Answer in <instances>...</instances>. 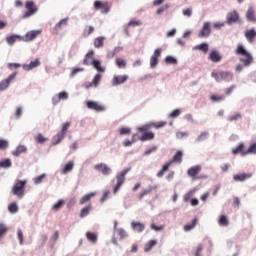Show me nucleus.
<instances>
[{"label": "nucleus", "mask_w": 256, "mask_h": 256, "mask_svg": "<svg viewBox=\"0 0 256 256\" xmlns=\"http://www.w3.org/2000/svg\"><path fill=\"white\" fill-rule=\"evenodd\" d=\"M11 166H12V161L10 158H6V159L0 161L1 168L7 169V168H10Z\"/></svg>", "instance_id": "c03bdc74"}, {"label": "nucleus", "mask_w": 256, "mask_h": 256, "mask_svg": "<svg viewBox=\"0 0 256 256\" xmlns=\"http://www.w3.org/2000/svg\"><path fill=\"white\" fill-rule=\"evenodd\" d=\"M105 37L104 36H98L94 39V47L97 49H100L104 46Z\"/></svg>", "instance_id": "2f4dec72"}, {"label": "nucleus", "mask_w": 256, "mask_h": 256, "mask_svg": "<svg viewBox=\"0 0 256 256\" xmlns=\"http://www.w3.org/2000/svg\"><path fill=\"white\" fill-rule=\"evenodd\" d=\"M86 238L92 244H96L98 241V236L95 232H86Z\"/></svg>", "instance_id": "473e14b6"}, {"label": "nucleus", "mask_w": 256, "mask_h": 256, "mask_svg": "<svg viewBox=\"0 0 256 256\" xmlns=\"http://www.w3.org/2000/svg\"><path fill=\"white\" fill-rule=\"evenodd\" d=\"M155 134L153 132H143L142 136L140 137L141 142L154 140Z\"/></svg>", "instance_id": "7c9ffc66"}, {"label": "nucleus", "mask_w": 256, "mask_h": 256, "mask_svg": "<svg viewBox=\"0 0 256 256\" xmlns=\"http://www.w3.org/2000/svg\"><path fill=\"white\" fill-rule=\"evenodd\" d=\"M94 169L99 171L104 176H109L112 174V168L106 163H98L94 165Z\"/></svg>", "instance_id": "9d476101"}, {"label": "nucleus", "mask_w": 256, "mask_h": 256, "mask_svg": "<svg viewBox=\"0 0 256 256\" xmlns=\"http://www.w3.org/2000/svg\"><path fill=\"white\" fill-rule=\"evenodd\" d=\"M253 177V173H239L233 175V180L235 182H245Z\"/></svg>", "instance_id": "dca6fc26"}, {"label": "nucleus", "mask_w": 256, "mask_h": 256, "mask_svg": "<svg viewBox=\"0 0 256 256\" xmlns=\"http://www.w3.org/2000/svg\"><path fill=\"white\" fill-rule=\"evenodd\" d=\"M96 196V193L95 192H90V193H87L85 195H83L80 200H79V204L80 205H84L86 204L87 202H89L93 197Z\"/></svg>", "instance_id": "c85d7f7f"}, {"label": "nucleus", "mask_w": 256, "mask_h": 256, "mask_svg": "<svg viewBox=\"0 0 256 256\" xmlns=\"http://www.w3.org/2000/svg\"><path fill=\"white\" fill-rule=\"evenodd\" d=\"M68 21H69V18H68V17L61 19V20L55 25V30L61 29V27H62L63 25H64V26H67Z\"/></svg>", "instance_id": "5fc2aeb1"}, {"label": "nucleus", "mask_w": 256, "mask_h": 256, "mask_svg": "<svg viewBox=\"0 0 256 256\" xmlns=\"http://www.w3.org/2000/svg\"><path fill=\"white\" fill-rule=\"evenodd\" d=\"M245 38L249 43H253L256 38V31L255 28H251L245 31Z\"/></svg>", "instance_id": "5701e85b"}, {"label": "nucleus", "mask_w": 256, "mask_h": 256, "mask_svg": "<svg viewBox=\"0 0 256 256\" xmlns=\"http://www.w3.org/2000/svg\"><path fill=\"white\" fill-rule=\"evenodd\" d=\"M197 222H198V218H194L190 224H185L184 231L185 232H190L193 229H195V227L197 225Z\"/></svg>", "instance_id": "72a5a7b5"}, {"label": "nucleus", "mask_w": 256, "mask_h": 256, "mask_svg": "<svg viewBox=\"0 0 256 256\" xmlns=\"http://www.w3.org/2000/svg\"><path fill=\"white\" fill-rule=\"evenodd\" d=\"M182 14L183 16L187 17V18H191L192 15H193V9L192 8H187V9H184L182 11Z\"/></svg>", "instance_id": "0e129e2a"}, {"label": "nucleus", "mask_w": 256, "mask_h": 256, "mask_svg": "<svg viewBox=\"0 0 256 256\" xmlns=\"http://www.w3.org/2000/svg\"><path fill=\"white\" fill-rule=\"evenodd\" d=\"M128 80H129L128 74L114 75L111 80V85L113 87L121 86V85L125 84Z\"/></svg>", "instance_id": "6e6552de"}, {"label": "nucleus", "mask_w": 256, "mask_h": 256, "mask_svg": "<svg viewBox=\"0 0 256 256\" xmlns=\"http://www.w3.org/2000/svg\"><path fill=\"white\" fill-rule=\"evenodd\" d=\"M208 59L213 63H220L223 60V56L218 50H212L208 56Z\"/></svg>", "instance_id": "2eb2a0df"}, {"label": "nucleus", "mask_w": 256, "mask_h": 256, "mask_svg": "<svg viewBox=\"0 0 256 256\" xmlns=\"http://www.w3.org/2000/svg\"><path fill=\"white\" fill-rule=\"evenodd\" d=\"M90 66H92L96 71H98L100 73H105V71H106V68L102 67L101 61L98 59L92 60V64Z\"/></svg>", "instance_id": "cd10ccee"}, {"label": "nucleus", "mask_w": 256, "mask_h": 256, "mask_svg": "<svg viewBox=\"0 0 256 256\" xmlns=\"http://www.w3.org/2000/svg\"><path fill=\"white\" fill-rule=\"evenodd\" d=\"M94 50H89L86 54H85V58L83 59V65L84 66H91V64L93 63V61L95 60L94 58Z\"/></svg>", "instance_id": "a211bd4d"}, {"label": "nucleus", "mask_w": 256, "mask_h": 256, "mask_svg": "<svg viewBox=\"0 0 256 256\" xmlns=\"http://www.w3.org/2000/svg\"><path fill=\"white\" fill-rule=\"evenodd\" d=\"M9 147V142L5 139H0V150H6Z\"/></svg>", "instance_id": "338daca9"}, {"label": "nucleus", "mask_w": 256, "mask_h": 256, "mask_svg": "<svg viewBox=\"0 0 256 256\" xmlns=\"http://www.w3.org/2000/svg\"><path fill=\"white\" fill-rule=\"evenodd\" d=\"M25 9L27 11L24 12L23 15L21 16L22 20L29 19L38 12V7L34 4L33 1H27L25 3Z\"/></svg>", "instance_id": "39448f33"}, {"label": "nucleus", "mask_w": 256, "mask_h": 256, "mask_svg": "<svg viewBox=\"0 0 256 256\" xmlns=\"http://www.w3.org/2000/svg\"><path fill=\"white\" fill-rule=\"evenodd\" d=\"M101 80H102V75H101L100 73H97V74L93 77V79H92L91 82L86 83L85 87H86L87 89H90V88H92V87L97 88V87L99 86Z\"/></svg>", "instance_id": "f3484780"}, {"label": "nucleus", "mask_w": 256, "mask_h": 256, "mask_svg": "<svg viewBox=\"0 0 256 256\" xmlns=\"http://www.w3.org/2000/svg\"><path fill=\"white\" fill-rule=\"evenodd\" d=\"M65 136L66 134L64 132L59 131L55 136H53L52 145L56 146L60 144L64 140Z\"/></svg>", "instance_id": "b1692460"}, {"label": "nucleus", "mask_w": 256, "mask_h": 256, "mask_svg": "<svg viewBox=\"0 0 256 256\" xmlns=\"http://www.w3.org/2000/svg\"><path fill=\"white\" fill-rule=\"evenodd\" d=\"M249 154H256V142L251 144L245 152H243V155H249Z\"/></svg>", "instance_id": "8fccbe9b"}, {"label": "nucleus", "mask_w": 256, "mask_h": 256, "mask_svg": "<svg viewBox=\"0 0 256 256\" xmlns=\"http://www.w3.org/2000/svg\"><path fill=\"white\" fill-rule=\"evenodd\" d=\"M156 245H157L156 240H150V241L148 242V244H146V246H145V248H144V251H145L146 253H148V252H150V251L153 249V247H155Z\"/></svg>", "instance_id": "603ef678"}, {"label": "nucleus", "mask_w": 256, "mask_h": 256, "mask_svg": "<svg viewBox=\"0 0 256 256\" xmlns=\"http://www.w3.org/2000/svg\"><path fill=\"white\" fill-rule=\"evenodd\" d=\"M95 31V27L94 26H88L85 27L83 30V36L84 37H89L91 34H93Z\"/></svg>", "instance_id": "09e8293b"}, {"label": "nucleus", "mask_w": 256, "mask_h": 256, "mask_svg": "<svg viewBox=\"0 0 256 256\" xmlns=\"http://www.w3.org/2000/svg\"><path fill=\"white\" fill-rule=\"evenodd\" d=\"M116 66L119 69H125L127 67V62L123 58H116Z\"/></svg>", "instance_id": "49530a36"}, {"label": "nucleus", "mask_w": 256, "mask_h": 256, "mask_svg": "<svg viewBox=\"0 0 256 256\" xmlns=\"http://www.w3.org/2000/svg\"><path fill=\"white\" fill-rule=\"evenodd\" d=\"M65 205V201L63 199H59L56 203L53 204L52 210L59 211Z\"/></svg>", "instance_id": "79ce46f5"}, {"label": "nucleus", "mask_w": 256, "mask_h": 256, "mask_svg": "<svg viewBox=\"0 0 256 256\" xmlns=\"http://www.w3.org/2000/svg\"><path fill=\"white\" fill-rule=\"evenodd\" d=\"M183 161V152L181 150H178L175 155L173 156L172 160L170 162L174 163V162H178V163H182Z\"/></svg>", "instance_id": "e433bc0d"}, {"label": "nucleus", "mask_w": 256, "mask_h": 256, "mask_svg": "<svg viewBox=\"0 0 256 256\" xmlns=\"http://www.w3.org/2000/svg\"><path fill=\"white\" fill-rule=\"evenodd\" d=\"M42 33L41 30H31L26 32L24 36L21 37V41L23 42H32L34 41L40 34Z\"/></svg>", "instance_id": "9b49d317"}, {"label": "nucleus", "mask_w": 256, "mask_h": 256, "mask_svg": "<svg viewBox=\"0 0 256 256\" xmlns=\"http://www.w3.org/2000/svg\"><path fill=\"white\" fill-rule=\"evenodd\" d=\"M92 210V205L89 204L85 207H83L80 211V218H85L89 215L90 211Z\"/></svg>", "instance_id": "c9c22d12"}, {"label": "nucleus", "mask_w": 256, "mask_h": 256, "mask_svg": "<svg viewBox=\"0 0 256 256\" xmlns=\"http://www.w3.org/2000/svg\"><path fill=\"white\" fill-rule=\"evenodd\" d=\"M131 228L134 232L142 233L145 231V224H142V222H131Z\"/></svg>", "instance_id": "412c9836"}, {"label": "nucleus", "mask_w": 256, "mask_h": 256, "mask_svg": "<svg viewBox=\"0 0 256 256\" xmlns=\"http://www.w3.org/2000/svg\"><path fill=\"white\" fill-rule=\"evenodd\" d=\"M244 149H245V144L239 143L237 147L232 149V154L233 155L241 154L242 156H245L244 153H246V151Z\"/></svg>", "instance_id": "c756f323"}, {"label": "nucleus", "mask_w": 256, "mask_h": 256, "mask_svg": "<svg viewBox=\"0 0 256 256\" xmlns=\"http://www.w3.org/2000/svg\"><path fill=\"white\" fill-rule=\"evenodd\" d=\"M46 177V174H41V175H38L36 176L33 181H34V184L38 185V184H41L43 179Z\"/></svg>", "instance_id": "680f3d73"}, {"label": "nucleus", "mask_w": 256, "mask_h": 256, "mask_svg": "<svg viewBox=\"0 0 256 256\" xmlns=\"http://www.w3.org/2000/svg\"><path fill=\"white\" fill-rule=\"evenodd\" d=\"M18 39L22 40V36L18 35V34H12V35L6 37V42L9 46H13L17 42Z\"/></svg>", "instance_id": "bb28decb"}, {"label": "nucleus", "mask_w": 256, "mask_h": 256, "mask_svg": "<svg viewBox=\"0 0 256 256\" xmlns=\"http://www.w3.org/2000/svg\"><path fill=\"white\" fill-rule=\"evenodd\" d=\"M158 189V185H149L147 188H144L139 194V200H142L145 196L151 194L154 190Z\"/></svg>", "instance_id": "6ab92c4d"}, {"label": "nucleus", "mask_w": 256, "mask_h": 256, "mask_svg": "<svg viewBox=\"0 0 256 256\" xmlns=\"http://www.w3.org/2000/svg\"><path fill=\"white\" fill-rule=\"evenodd\" d=\"M86 106L88 109L96 111V112H103L106 110V108L104 106H102L98 102L92 101V100L87 101Z\"/></svg>", "instance_id": "ddd939ff"}, {"label": "nucleus", "mask_w": 256, "mask_h": 256, "mask_svg": "<svg viewBox=\"0 0 256 256\" xmlns=\"http://www.w3.org/2000/svg\"><path fill=\"white\" fill-rule=\"evenodd\" d=\"M204 250L203 244H199L196 249L195 256H202V252Z\"/></svg>", "instance_id": "774afa93"}, {"label": "nucleus", "mask_w": 256, "mask_h": 256, "mask_svg": "<svg viewBox=\"0 0 256 256\" xmlns=\"http://www.w3.org/2000/svg\"><path fill=\"white\" fill-rule=\"evenodd\" d=\"M201 170V165L192 166L187 170V175L191 178H196V176L200 173Z\"/></svg>", "instance_id": "aec40b11"}, {"label": "nucleus", "mask_w": 256, "mask_h": 256, "mask_svg": "<svg viewBox=\"0 0 256 256\" xmlns=\"http://www.w3.org/2000/svg\"><path fill=\"white\" fill-rule=\"evenodd\" d=\"M242 118H243L242 113L241 112H237V113H235L233 115L228 116L227 120L229 122H235V121L241 120Z\"/></svg>", "instance_id": "ea45409f"}, {"label": "nucleus", "mask_w": 256, "mask_h": 256, "mask_svg": "<svg viewBox=\"0 0 256 256\" xmlns=\"http://www.w3.org/2000/svg\"><path fill=\"white\" fill-rule=\"evenodd\" d=\"M131 168H125L116 175V185L113 188V193L117 194L120 188L124 185L126 181V175L130 172Z\"/></svg>", "instance_id": "20e7f679"}, {"label": "nucleus", "mask_w": 256, "mask_h": 256, "mask_svg": "<svg viewBox=\"0 0 256 256\" xmlns=\"http://www.w3.org/2000/svg\"><path fill=\"white\" fill-rule=\"evenodd\" d=\"M209 135L210 134L208 131L201 132L200 135L196 138V142L200 143L207 140L209 138Z\"/></svg>", "instance_id": "37998d69"}, {"label": "nucleus", "mask_w": 256, "mask_h": 256, "mask_svg": "<svg viewBox=\"0 0 256 256\" xmlns=\"http://www.w3.org/2000/svg\"><path fill=\"white\" fill-rule=\"evenodd\" d=\"M193 51H201L204 54H207L209 52V44L207 42H203L198 45H195L193 47Z\"/></svg>", "instance_id": "393cba45"}, {"label": "nucleus", "mask_w": 256, "mask_h": 256, "mask_svg": "<svg viewBox=\"0 0 256 256\" xmlns=\"http://www.w3.org/2000/svg\"><path fill=\"white\" fill-rule=\"evenodd\" d=\"M153 122H149L147 124H144L140 127L137 128V131L140 132V133H145V132H148L152 127H153Z\"/></svg>", "instance_id": "4c0bfd02"}, {"label": "nucleus", "mask_w": 256, "mask_h": 256, "mask_svg": "<svg viewBox=\"0 0 256 256\" xmlns=\"http://www.w3.org/2000/svg\"><path fill=\"white\" fill-rule=\"evenodd\" d=\"M26 180H17L12 187L13 195L17 196L18 199H22L25 196Z\"/></svg>", "instance_id": "7ed1b4c3"}, {"label": "nucleus", "mask_w": 256, "mask_h": 256, "mask_svg": "<svg viewBox=\"0 0 256 256\" xmlns=\"http://www.w3.org/2000/svg\"><path fill=\"white\" fill-rule=\"evenodd\" d=\"M19 211V206L16 202H12L8 205V212L11 214H16Z\"/></svg>", "instance_id": "58836bf2"}, {"label": "nucleus", "mask_w": 256, "mask_h": 256, "mask_svg": "<svg viewBox=\"0 0 256 256\" xmlns=\"http://www.w3.org/2000/svg\"><path fill=\"white\" fill-rule=\"evenodd\" d=\"M104 5H105V2H102V1H99V0H96V1L94 2V8H95V10H101V11H102Z\"/></svg>", "instance_id": "052dcab7"}, {"label": "nucleus", "mask_w": 256, "mask_h": 256, "mask_svg": "<svg viewBox=\"0 0 256 256\" xmlns=\"http://www.w3.org/2000/svg\"><path fill=\"white\" fill-rule=\"evenodd\" d=\"M212 33L211 22H204L201 30L198 33V38H209Z\"/></svg>", "instance_id": "0eeeda50"}, {"label": "nucleus", "mask_w": 256, "mask_h": 256, "mask_svg": "<svg viewBox=\"0 0 256 256\" xmlns=\"http://www.w3.org/2000/svg\"><path fill=\"white\" fill-rule=\"evenodd\" d=\"M35 141L39 144H44L47 141V138L44 137L42 134H38L35 138Z\"/></svg>", "instance_id": "69168bd1"}, {"label": "nucleus", "mask_w": 256, "mask_h": 256, "mask_svg": "<svg viewBox=\"0 0 256 256\" xmlns=\"http://www.w3.org/2000/svg\"><path fill=\"white\" fill-rule=\"evenodd\" d=\"M39 66H41V61L39 58H36L35 60L30 61L29 64H23L22 68L24 71H31L38 68Z\"/></svg>", "instance_id": "4468645a"}, {"label": "nucleus", "mask_w": 256, "mask_h": 256, "mask_svg": "<svg viewBox=\"0 0 256 256\" xmlns=\"http://www.w3.org/2000/svg\"><path fill=\"white\" fill-rule=\"evenodd\" d=\"M28 148L25 145H18L14 151H12V155L14 157H19L23 153H27Z\"/></svg>", "instance_id": "a878e982"}, {"label": "nucleus", "mask_w": 256, "mask_h": 256, "mask_svg": "<svg viewBox=\"0 0 256 256\" xmlns=\"http://www.w3.org/2000/svg\"><path fill=\"white\" fill-rule=\"evenodd\" d=\"M117 232L120 237V240H124V239L128 238V233L126 232V230H124V228H118Z\"/></svg>", "instance_id": "6e6d98bb"}, {"label": "nucleus", "mask_w": 256, "mask_h": 256, "mask_svg": "<svg viewBox=\"0 0 256 256\" xmlns=\"http://www.w3.org/2000/svg\"><path fill=\"white\" fill-rule=\"evenodd\" d=\"M236 23H240V13L237 10L228 12L226 15V24L232 26Z\"/></svg>", "instance_id": "423d86ee"}, {"label": "nucleus", "mask_w": 256, "mask_h": 256, "mask_svg": "<svg viewBox=\"0 0 256 256\" xmlns=\"http://www.w3.org/2000/svg\"><path fill=\"white\" fill-rule=\"evenodd\" d=\"M157 150H158V147H157V146H152L151 148L146 149V150L144 151V156H149V155H151V154L157 152Z\"/></svg>", "instance_id": "bf43d9fd"}, {"label": "nucleus", "mask_w": 256, "mask_h": 256, "mask_svg": "<svg viewBox=\"0 0 256 256\" xmlns=\"http://www.w3.org/2000/svg\"><path fill=\"white\" fill-rule=\"evenodd\" d=\"M226 99V96L225 95H211L210 96V100L213 102V103H221L223 101H225Z\"/></svg>", "instance_id": "f704fd0d"}, {"label": "nucleus", "mask_w": 256, "mask_h": 256, "mask_svg": "<svg viewBox=\"0 0 256 256\" xmlns=\"http://www.w3.org/2000/svg\"><path fill=\"white\" fill-rule=\"evenodd\" d=\"M8 233V227L4 222H0V239H2Z\"/></svg>", "instance_id": "de8ad7c7"}, {"label": "nucleus", "mask_w": 256, "mask_h": 256, "mask_svg": "<svg viewBox=\"0 0 256 256\" xmlns=\"http://www.w3.org/2000/svg\"><path fill=\"white\" fill-rule=\"evenodd\" d=\"M211 77L217 82H232L234 79V73L231 71H212Z\"/></svg>", "instance_id": "f03ea898"}, {"label": "nucleus", "mask_w": 256, "mask_h": 256, "mask_svg": "<svg viewBox=\"0 0 256 256\" xmlns=\"http://www.w3.org/2000/svg\"><path fill=\"white\" fill-rule=\"evenodd\" d=\"M246 19L248 22L256 23V17H255V9L254 7L250 6L246 12Z\"/></svg>", "instance_id": "4be33fe9"}, {"label": "nucleus", "mask_w": 256, "mask_h": 256, "mask_svg": "<svg viewBox=\"0 0 256 256\" xmlns=\"http://www.w3.org/2000/svg\"><path fill=\"white\" fill-rule=\"evenodd\" d=\"M218 223L222 227H227L229 225V220L226 215H221Z\"/></svg>", "instance_id": "3c124183"}, {"label": "nucleus", "mask_w": 256, "mask_h": 256, "mask_svg": "<svg viewBox=\"0 0 256 256\" xmlns=\"http://www.w3.org/2000/svg\"><path fill=\"white\" fill-rule=\"evenodd\" d=\"M169 8H170V5H169V4H165V5H163V6H161V7H159V8L157 9L156 14H157V15H161V14H163L165 11H167Z\"/></svg>", "instance_id": "13d9d810"}, {"label": "nucleus", "mask_w": 256, "mask_h": 256, "mask_svg": "<svg viewBox=\"0 0 256 256\" xmlns=\"http://www.w3.org/2000/svg\"><path fill=\"white\" fill-rule=\"evenodd\" d=\"M73 169H74V162L69 161L62 169V174H67V173L71 172Z\"/></svg>", "instance_id": "a19ab883"}, {"label": "nucleus", "mask_w": 256, "mask_h": 256, "mask_svg": "<svg viewBox=\"0 0 256 256\" xmlns=\"http://www.w3.org/2000/svg\"><path fill=\"white\" fill-rule=\"evenodd\" d=\"M162 55V48L154 50L153 55L150 57V68L155 69L159 64V57Z\"/></svg>", "instance_id": "f8f14e48"}, {"label": "nucleus", "mask_w": 256, "mask_h": 256, "mask_svg": "<svg viewBox=\"0 0 256 256\" xmlns=\"http://www.w3.org/2000/svg\"><path fill=\"white\" fill-rule=\"evenodd\" d=\"M119 134L121 136L130 135L131 134V128H129V127H121L119 129Z\"/></svg>", "instance_id": "4d7b16f0"}, {"label": "nucleus", "mask_w": 256, "mask_h": 256, "mask_svg": "<svg viewBox=\"0 0 256 256\" xmlns=\"http://www.w3.org/2000/svg\"><path fill=\"white\" fill-rule=\"evenodd\" d=\"M235 54L237 56H244L239 58V62L242 64H238L235 68L237 73H241L244 70V67H250L254 63V57L252 53H250L243 44H238L235 50Z\"/></svg>", "instance_id": "f257e3e1"}, {"label": "nucleus", "mask_w": 256, "mask_h": 256, "mask_svg": "<svg viewBox=\"0 0 256 256\" xmlns=\"http://www.w3.org/2000/svg\"><path fill=\"white\" fill-rule=\"evenodd\" d=\"M17 74L18 72H13L7 78L0 81V92H4L9 88L11 82L16 78Z\"/></svg>", "instance_id": "1a4fd4ad"}, {"label": "nucleus", "mask_w": 256, "mask_h": 256, "mask_svg": "<svg viewBox=\"0 0 256 256\" xmlns=\"http://www.w3.org/2000/svg\"><path fill=\"white\" fill-rule=\"evenodd\" d=\"M165 63L170 65H177L178 60L174 56L168 55L165 57Z\"/></svg>", "instance_id": "a18cd8bd"}, {"label": "nucleus", "mask_w": 256, "mask_h": 256, "mask_svg": "<svg viewBox=\"0 0 256 256\" xmlns=\"http://www.w3.org/2000/svg\"><path fill=\"white\" fill-rule=\"evenodd\" d=\"M84 68L74 67L70 73V77H75L78 73L83 72Z\"/></svg>", "instance_id": "e2e57ef3"}, {"label": "nucleus", "mask_w": 256, "mask_h": 256, "mask_svg": "<svg viewBox=\"0 0 256 256\" xmlns=\"http://www.w3.org/2000/svg\"><path fill=\"white\" fill-rule=\"evenodd\" d=\"M17 240L19 241V245H24V234L21 228H17Z\"/></svg>", "instance_id": "864d4df0"}]
</instances>
